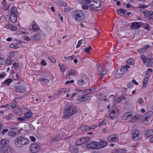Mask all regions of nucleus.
I'll use <instances>...</instances> for the list:
<instances>
[{"instance_id":"nucleus-1","label":"nucleus","mask_w":153,"mask_h":153,"mask_svg":"<svg viewBox=\"0 0 153 153\" xmlns=\"http://www.w3.org/2000/svg\"><path fill=\"white\" fill-rule=\"evenodd\" d=\"M77 111V108L74 106L66 105L63 111V118L65 119H69L75 114Z\"/></svg>"},{"instance_id":"nucleus-2","label":"nucleus","mask_w":153,"mask_h":153,"mask_svg":"<svg viewBox=\"0 0 153 153\" xmlns=\"http://www.w3.org/2000/svg\"><path fill=\"white\" fill-rule=\"evenodd\" d=\"M16 145L18 147H22L24 145H27L29 143V141L28 139L25 137L20 136L15 140Z\"/></svg>"},{"instance_id":"nucleus-3","label":"nucleus","mask_w":153,"mask_h":153,"mask_svg":"<svg viewBox=\"0 0 153 153\" xmlns=\"http://www.w3.org/2000/svg\"><path fill=\"white\" fill-rule=\"evenodd\" d=\"M72 14L73 17L77 22H80L84 19V15L82 11L74 10L72 12Z\"/></svg>"},{"instance_id":"nucleus-4","label":"nucleus","mask_w":153,"mask_h":153,"mask_svg":"<svg viewBox=\"0 0 153 153\" xmlns=\"http://www.w3.org/2000/svg\"><path fill=\"white\" fill-rule=\"evenodd\" d=\"M101 2L99 0H93L91 4L89 5V10H94L100 7Z\"/></svg>"},{"instance_id":"nucleus-5","label":"nucleus","mask_w":153,"mask_h":153,"mask_svg":"<svg viewBox=\"0 0 153 153\" xmlns=\"http://www.w3.org/2000/svg\"><path fill=\"white\" fill-rule=\"evenodd\" d=\"M40 146L39 144L37 143H34L30 146V150L33 153H36L38 152L40 149Z\"/></svg>"},{"instance_id":"nucleus-6","label":"nucleus","mask_w":153,"mask_h":153,"mask_svg":"<svg viewBox=\"0 0 153 153\" xmlns=\"http://www.w3.org/2000/svg\"><path fill=\"white\" fill-rule=\"evenodd\" d=\"M77 100L79 102H86L91 100L90 96L87 94H85L82 93V94L78 96L77 98Z\"/></svg>"},{"instance_id":"nucleus-7","label":"nucleus","mask_w":153,"mask_h":153,"mask_svg":"<svg viewBox=\"0 0 153 153\" xmlns=\"http://www.w3.org/2000/svg\"><path fill=\"white\" fill-rule=\"evenodd\" d=\"M132 137L133 140L138 141L142 138V134L140 131L136 130L132 134Z\"/></svg>"},{"instance_id":"nucleus-8","label":"nucleus","mask_w":153,"mask_h":153,"mask_svg":"<svg viewBox=\"0 0 153 153\" xmlns=\"http://www.w3.org/2000/svg\"><path fill=\"white\" fill-rule=\"evenodd\" d=\"M81 79L77 81V84L79 86H82L87 82V76L84 74L80 75Z\"/></svg>"},{"instance_id":"nucleus-9","label":"nucleus","mask_w":153,"mask_h":153,"mask_svg":"<svg viewBox=\"0 0 153 153\" xmlns=\"http://www.w3.org/2000/svg\"><path fill=\"white\" fill-rule=\"evenodd\" d=\"M143 24V23L142 22H134L132 23L130 26L131 29L137 30L141 27Z\"/></svg>"},{"instance_id":"nucleus-10","label":"nucleus","mask_w":153,"mask_h":153,"mask_svg":"<svg viewBox=\"0 0 153 153\" xmlns=\"http://www.w3.org/2000/svg\"><path fill=\"white\" fill-rule=\"evenodd\" d=\"M97 143V142H90L87 145V147L92 149H98Z\"/></svg>"},{"instance_id":"nucleus-11","label":"nucleus","mask_w":153,"mask_h":153,"mask_svg":"<svg viewBox=\"0 0 153 153\" xmlns=\"http://www.w3.org/2000/svg\"><path fill=\"white\" fill-rule=\"evenodd\" d=\"M118 136L117 134H113L108 137L107 141L110 142H116L118 140Z\"/></svg>"},{"instance_id":"nucleus-12","label":"nucleus","mask_w":153,"mask_h":153,"mask_svg":"<svg viewBox=\"0 0 153 153\" xmlns=\"http://www.w3.org/2000/svg\"><path fill=\"white\" fill-rule=\"evenodd\" d=\"M97 142L98 149L104 148L107 145V142L102 139L100 140V141Z\"/></svg>"},{"instance_id":"nucleus-13","label":"nucleus","mask_w":153,"mask_h":153,"mask_svg":"<svg viewBox=\"0 0 153 153\" xmlns=\"http://www.w3.org/2000/svg\"><path fill=\"white\" fill-rule=\"evenodd\" d=\"M0 153H13V150L7 146L2 148L0 150Z\"/></svg>"},{"instance_id":"nucleus-14","label":"nucleus","mask_w":153,"mask_h":153,"mask_svg":"<svg viewBox=\"0 0 153 153\" xmlns=\"http://www.w3.org/2000/svg\"><path fill=\"white\" fill-rule=\"evenodd\" d=\"M124 69L122 68L120 69H118L116 73V76L118 78H119L123 76V74L125 73Z\"/></svg>"},{"instance_id":"nucleus-15","label":"nucleus","mask_w":153,"mask_h":153,"mask_svg":"<svg viewBox=\"0 0 153 153\" xmlns=\"http://www.w3.org/2000/svg\"><path fill=\"white\" fill-rule=\"evenodd\" d=\"M15 90L16 92L23 93L25 91V89L23 86L17 85L15 87Z\"/></svg>"},{"instance_id":"nucleus-16","label":"nucleus","mask_w":153,"mask_h":153,"mask_svg":"<svg viewBox=\"0 0 153 153\" xmlns=\"http://www.w3.org/2000/svg\"><path fill=\"white\" fill-rule=\"evenodd\" d=\"M97 71L99 73H103V74H105L106 71L104 67L102 65H100L97 68Z\"/></svg>"},{"instance_id":"nucleus-17","label":"nucleus","mask_w":153,"mask_h":153,"mask_svg":"<svg viewBox=\"0 0 153 153\" xmlns=\"http://www.w3.org/2000/svg\"><path fill=\"white\" fill-rule=\"evenodd\" d=\"M152 135H153V129H149L146 131L145 134L146 138H148Z\"/></svg>"},{"instance_id":"nucleus-18","label":"nucleus","mask_w":153,"mask_h":153,"mask_svg":"<svg viewBox=\"0 0 153 153\" xmlns=\"http://www.w3.org/2000/svg\"><path fill=\"white\" fill-rule=\"evenodd\" d=\"M10 18L11 21L13 23L15 22L17 20V16L16 14H10Z\"/></svg>"},{"instance_id":"nucleus-19","label":"nucleus","mask_w":153,"mask_h":153,"mask_svg":"<svg viewBox=\"0 0 153 153\" xmlns=\"http://www.w3.org/2000/svg\"><path fill=\"white\" fill-rule=\"evenodd\" d=\"M40 38V34L39 33H35L34 36H32L31 37V39L35 41L39 40Z\"/></svg>"},{"instance_id":"nucleus-20","label":"nucleus","mask_w":153,"mask_h":153,"mask_svg":"<svg viewBox=\"0 0 153 153\" xmlns=\"http://www.w3.org/2000/svg\"><path fill=\"white\" fill-rule=\"evenodd\" d=\"M132 115L130 112H128L124 114L123 118L125 120L129 119L132 117Z\"/></svg>"},{"instance_id":"nucleus-21","label":"nucleus","mask_w":153,"mask_h":153,"mask_svg":"<svg viewBox=\"0 0 153 153\" xmlns=\"http://www.w3.org/2000/svg\"><path fill=\"white\" fill-rule=\"evenodd\" d=\"M32 26H33V31H36L40 30V28L38 25H37L36 23L34 21L33 22Z\"/></svg>"},{"instance_id":"nucleus-22","label":"nucleus","mask_w":153,"mask_h":153,"mask_svg":"<svg viewBox=\"0 0 153 153\" xmlns=\"http://www.w3.org/2000/svg\"><path fill=\"white\" fill-rule=\"evenodd\" d=\"M109 117L112 120L114 119L115 116V111L114 109L109 110Z\"/></svg>"},{"instance_id":"nucleus-23","label":"nucleus","mask_w":153,"mask_h":153,"mask_svg":"<svg viewBox=\"0 0 153 153\" xmlns=\"http://www.w3.org/2000/svg\"><path fill=\"white\" fill-rule=\"evenodd\" d=\"M117 12L118 14L120 15L123 16V15L126 14L127 11L125 9L120 8L119 9H117Z\"/></svg>"},{"instance_id":"nucleus-24","label":"nucleus","mask_w":153,"mask_h":153,"mask_svg":"<svg viewBox=\"0 0 153 153\" xmlns=\"http://www.w3.org/2000/svg\"><path fill=\"white\" fill-rule=\"evenodd\" d=\"M0 147L2 148L6 147V144H7V140L5 139L1 140L0 141Z\"/></svg>"},{"instance_id":"nucleus-25","label":"nucleus","mask_w":153,"mask_h":153,"mask_svg":"<svg viewBox=\"0 0 153 153\" xmlns=\"http://www.w3.org/2000/svg\"><path fill=\"white\" fill-rule=\"evenodd\" d=\"M33 116L32 113L30 111H28L27 113L25 114L24 117H25L26 119L27 118H30L32 117Z\"/></svg>"},{"instance_id":"nucleus-26","label":"nucleus","mask_w":153,"mask_h":153,"mask_svg":"<svg viewBox=\"0 0 153 153\" xmlns=\"http://www.w3.org/2000/svg\"><path fill=\"white\" fill-rule=\"evenodd\" d=\"M147 62V66H153V58L149 59Z\"/></svg>"},{"instance_id":"nucleus-27","label":"nucleus","mask_w":153,"mask_h":153,"mask_svg":"<svg viewBox=\"0 0 153 153\" xmlns=\"http://www.w3.org/2000/svg\"><path fill=\"white\" fill-rule=\"evenodd\" d=\"M123 100V96H120L118 97H115L114 98L115 101L118 103H120Z\"/></svg>"},{"instance_id":"nucleus-28","label":"nucleus","mask_w":153,"mask_h":153,"mask_svg":"<svg viewBox=\"0 0 153 153\" xmlns=\"http://www.w3.org/2000/svg\"><path fill=\"white\" fill-rule=\"evenodd\" d=\"M143 13H144V15L146 17L152 15L153 14V12L152 11L149 12H146L143 11Z\"/></svg>"},{"instance_id":"nucleus-29","label":"nucleus","mask_w":153,"mask_h":153,"mask_svg":"<svg viewBox=\"0 0 153 153\" xmlns=\"http://www.w3.org/2000/svg\"><path fill=\"white\" fill-rule=\"evenodd\" d=\"M140 59L143 60V62L144 63H146L147 62L149 59L147 58L144 55H141L140 56Z\"/></svg>"},{"instance_id":"nucleus-30","label":"nucleus","mask_w":153,"mask_h":153,"mask_svg":"<svg viewBox=\"0 0 153 153\" xmlns=\"http://www.w3.org/2000/svg\"><path fill=\"white\" fill-rule=\"evenodd\" d=\"M92 1L93 0H82L81 2L82 4H85L88 5L87 3L91 4Z\"/></svg>"},{"instance_id":"nucleus-31","label":"nucleus","mask_w":153,"mask_h":153,"mask_svg":"<svg viewBox=\"0 0 153 153\" xmlns=\"http://www.w3.org/2000/svg\"><path fill=\"white\" fill-rule=\"evenodd\" d=\"M85 131L91 129H94L97 126L94 125L92 126H88L85 125Z\"/></svg>"},{"instance_id":"nucleus-32","label":"nucleus","mask_w":153,"mask_h":153,"mask_svg":"<svg viewBox=\"0 0 153 153\" xmlns=\"http://www.w3.org/2000/svg\"><path fill=\"white\" fill-rule=\"evenodd\" d=\"M92 49L91 47H89L84 49V51L88 54H90L91 53L90 50Z\"/></svg>"},{"instance_id":"nucleus-33","label":"nucleus","mask_w":153,"mask_h":153,"mask_svg":"<svg viewBox=\"0 0 153 153\" xmlns=\"http://www.w3.org/2000/svg\"><path fill=\"white\" fill-rule=\"evenodd\" d=\"M12 82V79L10 78H8L6 79L4 82V84L8 85L10 83Z\"/></svg>"},{"instance_id":"nucleus-34","label":"nucleus","mask_w":153,"mask_h":153,"mask_svg":"<svg viewBox=\"0 0 153 153\" xmlns=\"http://www.w3.org/2000/svg\"><path fill=\"white\" fill-rule=\"evenodd\" d=\"M127 62L129 64L132 65L134 64L135 60L133 59L130 58L127 60Z\"/></svg>"},{"instance_id":"nucleus-35","label":"nucleus","mask_w":153,"mask_h":153,"mask_svg":"<svg viewBox=\"0 0 153 153\" xmlns=\"http://www.w3.org/2000/svg\"><path fill=\"white\" fill-rule=\"evenodd\" d=\"M68 73L70 75L75 76L76 75V73L75 70L73 69H71L70 70Z\"/></svg>"},{"instance_id":"nucleus-36","label":"nucleus","mask_w":153,"mask_h":153,"mask_svg":"<svg viewBox=\"0 0 153 153\" xmlns=\"http://www.w3.org/2000/svg\"><path fill=\"white\" fill-rule=\"evenodd\" d=\"M10 11H11V13L16 14V13L17 11V10L15 7L13 6L11 9Z\"/></svg>"},{"instance_id":"nucleus-37","label":"nucleus","mask_w":153,"mask_h":153,"mask_svg":"<svg viewBox=\"0 0 153 153\" xmlns=\"http://www.w3.org/2000/svg\"><path fill=\"white\" fill-rule=\"evenodd\" d=\"M16 104L14 103H11L10 104H7L5 106L9 107L12 108H14L15 107Z\"/></svg>"},{"instance_id":"nucleus-38","label":"nucleus","mask_w":153,"mask_h":153,"mask_svg":"<svg viewBox=\"0 0 153 153\" xmlns=\"http://www.w3.org/2000/svg\"><path fill=\"white\" fill-rule=\"evenodd\" d=\"M78 152V149L77 147H74L71 150V152L72 153H77Z\"/></svg>"},{"instance_id":"nucleus-39","label":"nucleus","mask_w":153,"mask_h":153,"mask_svg":"<svg viewBox=\"0 0 153 153\" xmlns=\"http://www.w3.org/2000/svg\"><path fill=\"white\" fill-rule=\"evenodd\" d=\"M137 119V117L134 116L130 120V121L131 123H134L136 122Z\"/></svg>"},{"instance_id":"nucleus-40","label":"nucleus","mask_w":153,"mask_h":153,"mask_svg":"<svg viewBox=\"0 0 153 153\" xmlns=\"http://www.w3.org/2000/svg\"><path fill=\"white\" fill-rule=\"evenodd\" d=\"M89 139L88 137L86 138H82L80 139L81 143H82V144L86 143V141L88 140L87 139Z\"/></svg>"},{"instance_id":"nucleus-41","label":"nucleus","mask_w":153,"mask_h":153,"mask_svg":"<svg viewBox=\"0 0 153 153\" xmlns=\"http://www.w3.org/2000/svg\"><path fill=\"white\" fill-rule=\"evenodd\" d=\"M145 29L147 30H150V28L149 27V24L147 23H143V25Z\"/></svg>"},{"instance_id":"nucleus-42","label":"nucleus","mask_w":153,"mask_h":153,"mask_svg":"<svg viewBox=\"0 0 153 153\" xmlns=\"http://www.w3.org/2000/svg\"><path fill=\"white\" fill-rule=\"evenodd\" d=\"M9 134L10 136H14L17 134V133L14 131H10L9 133Z\"/></svg>"},{"instance_id":"nucleus-43","label":"nucleus","mask_w":153,"mask_h":153,"mask_svg":"<svg viewBox=\"0 0 153 153\" xmlns=\"http://www.w3.org/2000/svg\"><path fill=\"white\" fill-rule=\"evenodd\" d=\"M17 120L18 121L21 122L22 121L26 120V118L24 116L23 117H20L17 118Z\"/></svg>"},{"instance_id":"nucleus-44","label":"nucleus","mask_w":153,"mask_h":153,"mask_svg":"<svg viewBox=\"0 0 153 153\" xmlns=\"http://www.w3.org/2000/svg\"><path fill=\"white\" fill-rule=\"evenodd\" d=\"M11 57H8L7 58V59L6 60V63L8 65H10L11 64Z\"/></svg>"},{"instance_id":"nucleus-45","label":"nucleus","mask_w":153,"mask_h":153,"mask_svg":"<svg viewBox=\"0 0 153 153\" xmlns=\"http://www.w3.org/2000/svg\"><path fill=\"white\" fill-rule=\"evenodd\" d=\"M13 114H9L6 117V119L8 120H10L13 118Z\"/></svg>"},{"instance_id":"nucleus-46","label":"nucleus","mask_w":153,"mask_h":153,"mask_svg":"<svg viewBox=\"0 0 153 153\" xmlns=\"http://www.w3.org/2000/svg\"><path fill=\"white\" fill-rule=\"evenodd\" d=\"M137 51L139 53H143L144 52H146V51L143 47L140 49L137 50Z\"/></svg>"},{"instance_id":"nucleus-47","label":"nucleus","mask_w":153,"mask_h":153,"mask_svg":"<svg viewBox=\"0 0 153 153\" xmlns=\"http://www.w3.org/2000/svg\"><path fill=\"white\" fill-rule=\"evenodd\" d=\"M149 5H145L144 4H139L138 5L139 8H146L148 7Z\"/></svg>"},{"instance_id":"nucleus-48","label":"nucleus","mask_w":153,"mask_h":153,"mask_svg":"<svg viewBox=\"0 0 153 153\" xmlns=\"http://www.w3.org/2000/svg\"><path fill=\"white\" fill-rule=\"evenodd\" d=\"M82 39H81L79 41L77 45L76 46V48H78L79 47L80 45L82 44Z\"/></svg>"},{"instance_id":"nucleus-49","label":"nucleus","mask_w":153,"mask_h":153,"mask_svg":"<svg viewBox=\"0 0 153 153\" xmlns=\"http://www.w3.org/2000/svg\"><path fill=\"white\" fill-rule=\"evenodd\" d=\"M89 5L88 6L86 4H82V9L84 10L88 9V8H89Z\"/></svg>"},{"instance_id":"nucleus-50","label":"nucleus","mask_w":153,"mask_h":153,"mask_svg":"<svg viewBox=\"0 0 153 153\" xmlns=\"http://www.w3.org/2000/svg\"><path fill=\"white\" fill-rule=\"evenodd\" d=\"M148 83V81L146 80H143V88H145L146 85L147 83Z\"/></svg>"},{"instance_id":"nucleus-51","label":"nucleus","mask_w":153,"mask_h":153,"mask_svg":"<svg viewBox=\"0 0 153 153\" xmlns=\"http://www.w3.org/2000/svg\"><path fill=\"white\" fill-rule=\"evenodd\" d=\"M75 144L76 145L80 146L82 144V143H81L80 139H78L76 141Z\"/></svg>"},{"instance_id":"nucleus-52","label":"nucleus","mask_w":153,"mask_h":153,"mask_svg":"<svg viewBox=\"0 0 153 153\" xmlns=\"http://www.w3.org/2000/svg\"><path fill=\"white\" fill-rule=\"evenodd\" d=\"M130 68V66L128 65H126L125 66H123L122 68H123L124 69L125 71V69H126V71H128V68Z\"/></svg>"},{"instance_id":"nucleus-53","label":"nucleus","mask_w":153,"mask_h":153,"mask_svg":"<svg viewBox=\"0 0 153 153\" xmlns=\"http://www.w3.org/2000/svg\"><path fill=\"white\" fill-rule=\"evenodd\" d=\"M35 97L31 96V97H30L28 100L30 102H33L35 100Z\"/></svg>"},{"instance_id":"nucleus-54","label":"nucleus","mask_w":153,"mask_h":153,"mask_svg":"<svg viewBox=\"0 0 153 153\" xmlns=\"http://www.w3.org/2000/svg\"><path fill=\"white\" fill-rule=\"evenodd\" d=\"M149 76L148 74H146L145 75V77L144 78V80H146L147 81H148L149 78Z\"/></svg>"},{"instance_id":"nucleus-55","label":"nucleus","mask_w":153,"mask_h":153,"mask_svg":"<svg viewBox=\"0 0 153 153\" xmlns=\"http://www.w3.org/2000/svg\"><path fill=\"white\" fill-rule=\"evenodd\" d=\"M50 61L53 63H55L56 62V59L50 57L48 58Z\"/></svg>"},{"instance_id":"nucleus-56","label":"nucleus","mask_w":153,"mask_h":153,"mask_svg":"<svg viewBox=\"0 0 153 153\" xmlns=\"http://www.w3.org/2000/svg\"><path fill=\"white\" fill-rule=\"evenodd\" d=\"M137 102L140 104H142L143 102V101L142 98H139Z\"/></svg>"},{"instance_id":"nucleus-57","label":"nucleus","mask_w":153,"mask_h":153,"mask_svg":"<svg viewBox=\"0 0 153 153\" xmlns=\"http://www.w3.org/2000/svg\"><path fill=\"white\" fill-rule=\"evenodd\" d=\"M105 74H103V73H99L98 75L101 79H102L103 78V76Z\"/></svg>"},{"instance_id":"nucleus-58","label":"nucleus","mask_w":153,"mask_h":153,"mask_svg":"<svg viewBox=\"0 0 153 153\" xmlns=\"http://www.w3.org/2000/svg\"><path fill=\"white\" fill-rule=\"evenodd\" d=\"M152 113L153 112L152 111H149L145 115L150 117L152 114Z\"/></svg>"},{"instance_id":"nucleus-59","label":"nucleus","mask_w":153,"mask_h":153,"mask_svg":"<svg viewBox=\"0 0 153 153\" xmlns=\"http://www.w3.org/2000/svg\"><path fill=\"white\" fill-rule=\"evenodd\" d=\"M41 64L42 65L45 66L47 64L45 61L44 59H43L41 62Z\"/></svg>"},{"instance_id":"nucleus-60","label":"nucleus","mask_w":153,"mask_h":153,"mask_svg":"<svg viewBox=\"0 0 153 153\" xmlns=\"http://www.w3.org/2000/svg\"><path fill=\"white\" fill-rule=\"evenodd\" d=\"M80 129L83 131H85V125H82L80 127Z\"/></svg>"},{"instance_id":"nucleus-61","label":"nucleus","mask_w":153,"mask_h":153,"mask_svg":"<svg viewBox=\"0 0 153 153\" xmlns=\"http://www.w3.org/2000/svg\"><path fill=\"white\" fill-rule=\"evenodd\" d=\"M74 81L73 80H71L70 81H67L65 83V84H69L70 83H73L74 82Z\"/></svg>"},{"instance_id":"nucleus-62","label":"nucleus","mask_w":153,"mask_h":153,"mask_svg":"<svg viewBox=\"0 0 153 153\" xmlns=\"http://www.w3.org/2000/svg\"><path fill=\"white\" fill-rule=\"evenodd\" d=\"M60 4L62 6L64 7H66L67 5V4L65 2L63 1H61Z\"/></svg>"},{"instance_id":"nucleus-63","label":"nucleus","mask_w":153,"mask_h":153,"mask_svg":"<svg viewBox=\"0 0 153 153\" xmlns=\"http://www.w3.org/2000/svg\"><path fill=\"white\" fill-rule=\"evenodd\" d=\"M92 91V90L91 89H87L86 90H85L84 92H83V93L84 94V93H89Z\"/></svg>"},{"instance_id":"nucleus-64","label":"nucleus","mask_w":153,"mask_h":153,"mask_svg":"<svg viewBox=\"0 0 153 153\" xmlns=\"http://www.w3.org/2000/svg\"><path fill=\"white\" fill-rule=\"evenodd\" d=\"M71 10V8L69 7H67L65 8L64 9V11L65 12H68Z\"/></svg>"}]
</instances>
